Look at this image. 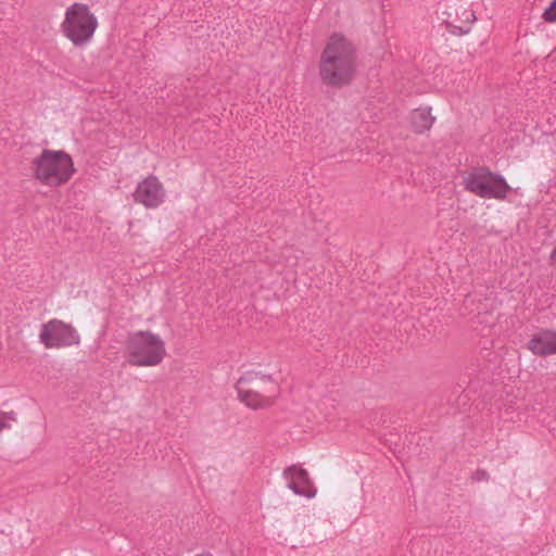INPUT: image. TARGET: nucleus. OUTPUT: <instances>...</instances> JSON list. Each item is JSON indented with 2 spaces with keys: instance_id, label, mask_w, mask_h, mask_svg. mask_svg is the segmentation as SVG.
I'll list each match as a JSON object with an SVG mask.
<instances>
[{
  "instance_id": "4468645a",
  "label": "nucleus",
  "mask_w": 556,
  "mask_h": 556,
  "mask_svg": "<svg viewBox=\"0 0 556 556\" xmlns=\"http://www.w3.org/2000/svg\"><path fill=\"white\" fill-rule=\"evenodd\" d=\"M10 428L11 424L7 421V415H4V412H0V431Z\"/></svg>"
},
{
  "instance_id": "7ed1b4c3",
  "label": "nucleus",
  "mask_w": 556,
  "mask_h": 556,
  "mask_svg": "<svg viewBox=\"0 0 556 556\" xmlns=\"http://www.w3.org/2000/svg\"><path fill=\"white\" fill-rule=\"evenodd\" d=\"M31 172L36 179L48 186L66 182L74 172L73 161L63 151L43 150L31 162Z\"/></svg>"
},
{
  "instance_id": "ddd939ff",
  "label": "nucleus",
  "mask_w": 556,
  "mask_h": 556,
  "mask_svg": "<svg viewBox=\"0 0 556 556\" xmlns=\"http://www.w3.org/2000/svg\"><path fill=\"white\" fill-rule=\"evenodd\" d=\"M542 18L547 23H556V0H553L544 10Z\"/></svg>"
},
{
  "instance_id": "20e7f679",
  "label": "nucleus",
  "mask_w": 556,
  "mask_h": 556,
  "mask_svg": "<svg viewBox=\"0 0 556 556\" xmlns=\"http://www.w3.org/2000/svg\"><path fill=\"white\" fill-rule=\"evenodd\" d=\"M166 354L161 338L150 331H138L127 342V357L132 366H155Z\"/></svg>"
},
{
  "instance_id": "39448f33",
  "label": "nucleus",
  "mask_w": 556,
  "mask_h": 556,
  "mask_svg": "<svg viewBox=\"0 0 556 556\" xmlns=\"http://www.w3.org/2000/svg\"><path fill=\"white\" fill-rule=\"evenodd\" d=\"M464 188L482 199L503 201L511 191L506 179L486 168H475L463 178Z\"/></svg>"
},
{
  "instance_id": "2eb2a0df",
  "label": "nucleus",
  "mask_w": 556,
  "mask_h": 556,
  "mask_svg": "<svg viewBox=\"0 0 556 556\" xmlns=\"http://www.w3.org/2000/svg\"><path fill=\"white\" fill-rule=\"evenodd\" d=\"M242 382V378H239L237 383H236V389L238 391V397L241 402H243V391L240 389V384Z\"/></svg>"
},
{
  "instance_id": "f03ea898",
  "label": "nucleus",
  "mask_w": 556,
  "mask_h": 556,
  "mask_svg": "<svg viewBox=\"0 0 556 556\" xmlns=\"http://www.w3.org/2000/svg\"><path fill=\"white\" fill-rule=\"evenodd\" d=\"M278 363L269 355H254L245 370V407L263 409L275 401L278 383L274 378Z\"/></svg>"
},
{
  "instance_id": "423d86ee",
  "label": "nucleus",
  "mask_w": 556,
  "mask_h": 556,
  "mask_svg": "<svg viewBox=\"0 0 556 556\" xmlns=\"http://www.w3.org/2000/svg\"><path fill=\"white\" fill-rule=\"evenodd\" d=\"M98 26L97 17L83 3L72 4L61 25L63 34L75 45L83 46L93 36Z\"/></svg>"
},
{
  "instance_id": "f257e3e1",
  "label": "nucleus",
  "mask_w": 556,
  "mask_h": 556,
  "mask_svg": "<svg viewBox=\"0 0 556 556\" xmlns=\"http://www.w3.org/2000/svg\"><path fill=\"white\" fill-rule=\"evenodd\" d=\"M357 71V50L343 34L333 33L325 41L318 62L321 83L341 88L352 83Z\"/></svg>"
},
{
  "instance_id": "9d476101",
  "label": "nucleus",
  "mask_w": 556,
  "mask_h": 556,
  "mask_svg": "<svg viewBox=\"0 0 556 556\" xmlns=\"http://www.w3.org/2000/svg\"><path fill=\"white\" fill-rule=\"evenodd\" d=\"M527 348L538 356L556 354V331L549 329L538 331L531 337Z\"/></svg>"
},
{
  "instance_id": "9b49d317",
  "label": "nucleus",
  "mask_w": 556,
  "mask_h": 556,
  "mask_svg": "<svg viewBox=\"0 0 556 556\" xmlns=\"http://www.w3.org/2000/svg\"><path fill=\"white\" fill-rule=\"evenodd\" d=\"M444 15L447 23L458 27L469 26L476 21L473 11L467 2L462 0L453 1L444 11Z\"/></svg>"
},
{
  "instance_id": "1a4fd4ad",
  "label": "nucleus",
  "mask_w": 556,
  "mask_h": 556,
  "mask_svg": "<svg viewBox=\"0 0 556 556\" xmlns=\"http://www.w3.org/2000/svg\"><path fill=\"white\" fill-rule=\"evenodd\" d=\"M285 476L288 480V486L295 494L307 498H313L317 494V489L305 469L292 466L285 471Z\"/></svg>"
},
{
  "instance_id": "f3484780",
  "label": "nucleus",
  "mask_w": 556,
  "mask_h": 556,
  "mask_svg": "<svg viewBox=\"0 0 556 556\" xmlns=\"http://www.w3.org/2000/svg\"><path fill=\"white\" fill-rule=\"evenodd\" d=\"M551 258H552L553 263L556 264V248L553 250Z\"/></svg>"
},
{
  "instance_id": "0eeeda50",
  "label": "nucleus",
  "mask_w": 556,
  "mask_h": 556,
  "mask_svg": "<svg viewBox=\"0 0 556 556\" xmlns=\"http://www.w3.org/2000/svg\"><path fill=\"white\" fill-rule=\"evenodd\" d=\"M39 337L46 348H59L79 342V336L75 329L59 319H52L45 324Z\"/></svg>"
},
{
  "instance_id": "f8f14e48",
  "label": "nucleus",
  "mask_w": 556,
  "mask_h": 556,
  "mask_svg": "<svg viewBox=\"0 0 556 556\" xmlns=\"http://www.w3.org/2000/svg\"><path fill=\"white\" fill-rule=\"evenodd\" d=\"M435 122L432 109L429 106H420L413 110L409 114V126L414 132L422 135L428 132Z\"/></svg>"
},
{
  "instance_id": "dca6fc26",
  "label": "nucleus",
  "mask_w": 556,
  "mask_h": 556,
  "mask_svg": "<svg viewBox=\"0 0 556 556\" xmlns=\"http://www.w3.org/2000/svg\"><path fill=\"white\" fill-rule=\"evenodd\" d=\"M4 415H7V421H15L16 418H15V413L13 412H10V413H4Z\"/></svg>"
},
{
  "instance_id": "6e6552de",
  "label": "nucleus",
  "mask_w": 556,
  "mask_h": 556,
  "mask_svg": "<svg viewBox=\"0 0 556 556\" xmlns=\"http://www.w3.org/2000/svg\"><path fill=\"white\" fill-rule=\"evenodd\" d=\"M165 198V191L162 184L155 176H149L140 182L134 193L136 202L143 204L146 207L159 206Z\"/></svg>"
}]
</instances>
